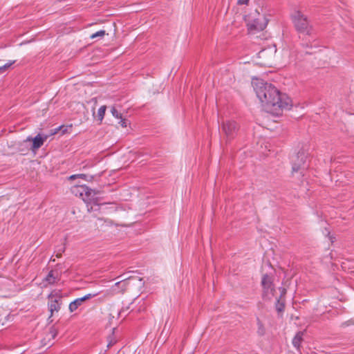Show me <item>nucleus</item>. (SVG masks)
Wrapping results in <instances>:
<instances>
[{"instance_id": "obj_1", "label": "nucleus", "mask_w": 354, "mask_h": 354, "mask_svg": "<svg viewBox=\"0 0 354 354\" xmlns=\"http://www.w3.org/2000/svg\"><path fill=\"white\" fill-rule=\"evenodd\" d=\"M252 85L261 102L270 111H277L290 106L291 100L272 84L256 79L252 81Z\"/></svg>"}, {"instance_id": "obj_2", "label": "nucleus", "mask_w": 354, "mask_h": 354, "mask_svg": "<svg viewBox=\"0 0 354 354\" xmlns=\"http://www.w3.org/2000/svg\"><path fill=\"white\" fill-rule=\"evenodd\" d=\"M292 20L296 30L305 35H310L313 32L312 26L310 24L307 17L301 12L296 11L292 15Z\"/></svg>"}, {"instance_id": "obj_3", "label": "nucleus", "mask_w": 354, "mask_h": 354, "mask_svg": "<svg viewBox=\"0 0 354 354\" xmlns=\"http://www.w3.org/2000/svg\"><path fill=\"white\" fill-rule=\"evenodd\" d=\"M239 125L234 120H226L221 124V135L226 142L234 139L237 135Z\"/></svg>"}, {"instance_id": "obj_4", "label": "nucleus", "mask_w": 354, "mask_h": 354, "mask_svg": "<svg viewBox=\"0 0 354 354\" xmlns=\"http://www.w3.org/2000/svg\"><path fill=\"white\" fill-rule=\"evenodd\" d=\"M261 286L263 288V297L264 299L270 300L274 297L275 288L273 283V277L272 275L265 274L262 277Z\"/></svg>"}, {"instance_id": "obj_5", "label": "nucleus", "mask_w": 354, "mask_h": 354, "mask_svg": "<svg viewBox=\"0 0 354 354\" xmlns=\"http://www.w3.org/2000/svg\"><path fill=\"white\" fill-rule=\"evenodd\" d=\"M73 192L75 195L79 194L82 199L87 203L94 202L97 193L95 190L91 189L86 185L76 186L73 188Z\"/></svg>"}, {"instance_id": "obj_6", "label": "nucleus", "mask_w": 354, "mask_h": 354, "mask_svg": "<svg viewBox=\"0 0 354 354\" xmlns=\"http://www.w3.org/2000/svg\"><path fill=\"white\" fill-rule=\"evenodd\" d=\"M307 156L304 151H299L295 157L292 159V172H297L304 170L308 167L306 165Z\"/></svg>"}, {"instance_id": "obj_7", "label": "nucleus", "mask_w": 354, "mask_h": 354, "mask_svg": "<svg viewBox=\"0 0 354 354\" xmlns=\"http://www.w3.org/2000/svg\"><path fill=\"white\" fill-rule=\"evenodd\" d=\"M61 299L59 295L50 293L48 296V308L50 312V316H53V313L58 312L60 309Z\"/></svg>"}, {"instance_id": "obj_8", "label": "nucleus", "mask_w": 354, "mask_h": 354, "mask_svg": "<svg viewBox=\"0 0 354 354\" xmlns=\"http://www.w3.org/2000/svg\"><path fill=\"white\" fill-rule=\"evenodd\" d=\"M59 279V273L55 270H50L45 277L43 278L40 285L42 288H46L48 285L54 284Z\"/></svg>"}, {"instance_id": "obj_9", "label": "nucleus", "mask_w": 354, "mask_h": 354, "mask_svg": "<svg viewBox=\"0 0 354 354\" xmlns=\"http://www.w3.org/2000/svg\"><path fill=\"white\" fill-rule=\"evenodd\" d=\"M268 21L263 17L254 19L252 23L248 24V30L250 32L253 30L261 31L267 26Z\"/></svg>"}, {"instance_id": "obj_10", "label": "nucleus", "mask_w": 354, "mask_h": 354, "mask_svg": "<svg viewBox=\"0 0 354 354\" xmlns=\"http://www.w3.org/2000/svg\"><path fill=\"white\" fill-rule=\"evenodd\" d=\"M47 135L41 136V134L37 135L34 138H32L30 137H28L26 139V141H32V145L31 147V149L32 151L37 150L39 149L44 143V142L48 138Z\"/></svg>"}, {"instance_id": "obj_11", "label": "nucleus", "mask_w": 354, "mask_h": 354, "mask_svg": "<svg viewBox=\"0 0 354 354\" xmlns=\"http://www.w3.org/2000/svg\"><path fill=\"white\" fill-rule=\"evenodd\" d=\"M95 296V295L87 294L82 297L77 298L69 304V310L71 312H73L77 309V308L82 305V304L86 300L91 299Z\"/></svg>"}, {"instance_id": "obj_12", "label": "nucleus", "mask_w": 354, "mask_h": 354, "mask_svg": "<svg viewBox=\"0 0 354 354\" xmlns=\"http://www.w3.org/2000/svg\"><path fill=\"white\" fill-rule=\"evenodd\" d=\"M304 332L299 331L294 337L292 339V344L297 348L299 349L300 344L303 339Z\"/></svg>"}, {"instance_id": "obj_13", "label": "nucleus", "mask_w": 354, "mask_h": 354, "mask_svg": "<svg viewBox=\"0 0 354 354\" xmlns=\"http://www.w3.org/2000/svg\"><path fill=\"white\" fill-rule=\"evenodd\" d=\"M66 243L64 242L61 245H58L56 248L55 252L56 257L59 258L62 256V254L65 251L66 249Z\"/></svg>"}, {"instance_id": "obj_14", "label": "nucleus", "mask_w": 354, "mask_h": 354, "mask_svg": "<svg viewBox=\"0 0 354 354\" xmlns=\"http://www.w3.org/2000/svg\"><path fill=\"white\" fill-rule=\"evenodd\" d=\"M115 330V328H113L112 334L108 337V344H107L108 348L113 346L117 342V339L114 337V334H113Z\"/></svg>"}, {"instance_id": "obj_15", "label": "nucleus", "mask_w": 354, "mask_h": 354, "mask_svg": "<svg viewBox=\"0 0 354 354\" xmlns=\"http://www.w3.org/2000/svg\"><path fill=\"white\" fill-rule=\"evenodd\" d=\"M106 106L105 105L104 106H102L99 109H98V111H97V118L99 119V120L100 122L102 121L103 118H104V114H105V111H106Z\"/></svg>"}, {"instance_id": "obj_16", "label": "nucleus", "mask_w": 354, "mask_h": 354, "mask_svg": "<svg viewBox=\"0 0 354 354\" xmlns=\"http://www.w3.org/2000/svg\"><path fill=\"white\" fill-rule=\"evenodd\" d=\"M284 307H285L284 303L283 302H281L280 298H277V303H276V309H277V310L279 313L282 312L284 310Z\"/></svg>"}, {"instance_id": "obj_17", "label": "nucleus", "mask_w": 354, "mask_h": 354, "mask_svg": "<svg viewBox=\"0 0 354 354\" xmlns=\"http://www.w3.org/2000/svg\"><path fill=\"white\" fill-rule=\"evenodd\" d=\"M15 62V61H10L5 65L0 66V74L6 72Z\"/></svg>"}, {"instance_id": "obj_18", "label": "nucleus", "mask_w": 354, "mask_h": 354, "mask_svg": "<svg viewBox=\"0 0 354 354\" xmlns=\"http://www.w3.org/2000/svg\"><path fill=\"white\" fill-rule=\"evenodd\" d=\"M112 115L116 118H122V114L116 109L115 106H112L111 109Z\"/></svg>"}, {"instance_id": "obj_19", "label": "nucleus", "mask_w": 354, "mask_h": 354, "mask_svg": "<svg viewBox=\"0 0 354 354\" xmlns=\"http://www.w3.org/2000/svg\"><path fill=\"white\" fill-rule=\"evenodd\" d=\"M104 35H105V31L101 30H99V31L96 32L95 33H93V35H91V38L95 39L98 37H102L104 36Z\"/></svg>"}, {"instance_id": "obj_20", "label": "nucleus", "mask_w": 354, "mask_h": 354, "mask_svg": "<svg viewBox=\"0 0 354 354\" xmlns=\"http://www.w3.org/2000/svg\"><path fill=\"white\" fill-rule=\"evenodd\" d=\"M86 174H75L72 175L69 177V179H75L76 178H86Z\"/></svg>"}, {"instance_id": "obj_21", "label": "nucleus", "mask_w": 354, "mask_h": 354, "mask_svg": "<svg viewBox=\"0 0 354 354\" xmlns=\"http://www.w3.org/2000/svg\"><path fill=\"white\" fill-rule=\"evenodd\" d=\"M120 121L119 122V124L121 125L122 127H127V120L124 118H120Z\"/></svg>"}, {"instance_id": "obj_22", "label": "nucleus", "mask_w": 354, "mask_h": 354, "mask_svg": "<svg viewBox=\"0 0 354 354\" xmlns=\"http://www.w3.org/2000/svg\"><path fill=\"white\" fill-rule=\"evenodd\" d=\"M279 290H280V292H281V295H280V297L279 298H280V299H281V298L283 297H284V295L286 293V289L285 288H280Z\"/></svg>"}, {"instance_id": "obj_23", "label": "nucleus", "mask_w": 354, "mask_h": 354, "mask_svg": "<svg viewBox=\"0 0 354 354\" xmlns=\"http://www.w3.org/2000/svg\"><path fill=\"white\" fill-rule=\"evenodd\" d=\"M249 2V0H238L239 5H247Z\"/></svg>"}, {"instance_id": "obj_24", "label": "nucleus", "mask_w": 354, "mask_h": 354, "mask_svg": "<svg viewBox=\"0 0 354 354\" xmlns=\"http://www.w3.org/2000/svg\"><path fill=\"white\" fill-rule=\"evenodd\" d=\"M266 54V50L263 49L259 53V57L260 58L263 57Z\"/></svg>"}, {"instance_id": "obj_25", "label": "nucleus", "mask_w": 354, "mask_h": 354, "mask_svg": "<svg viewBox=\"0 0 354 354\" xmlns=\"http://www.w3.org/2000/svg\"><path fill=\"white\" fill-rule=\"evenodd\" d=\"M268 264V266H272V263L270 262Z\"/></svg>"}]
</instances>
